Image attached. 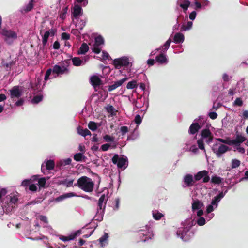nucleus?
Listing matches in <instances>:
<instances>
[{"instance_id":"obj_1","label":"nucleus","mask_w":248,"mask_h":248,"mask_svg":"<svg viewBox=\"0 0 248 248\" xmlns=\"http://www.w3.org/2000/svg\"><path fill=\"white\" fill-rule=\"evenodd\" d=\"M77 186L83 191L86 192H92L93 190L94 183L92 179L86 176H83L79 178L77 184H74V186Z\"/></svg>"},{"instance_id":"obj_2","label":"nucleus","mask_w":248,"mask_h":248,"mask_svg":"<svg viewBox=\"0 0 248 248\" xmlns=\"http://www.w3.org/2000/svg\"><path fill=\"white\" fill-rule=\"evenodd\" d=\"M113 64L115 68L119 69L122 67L132 66V62L129 58L123 56L119 58L115 59L113 61Z\"/></svg>"},{"instance_id":"obj_3","label":"nucleus","mask_w":248,"mask_h":248,"mask_svg":"<svg viewBox=\"0 0 248 248\" xmlns=\"http://www.w3.org/2000/svg\"><path fill=\"white\" fill-rule=\"evenodd\" d=\"M229 150L228 147L223 144L215 143L212 147V150L216 155L219 157Z\"/></svg>"},{"instance_id":"obj_4","label":"nucleus","mask_w":248,"mask_h":248,"mask_svg":"<svg viewBox=\"0 0 248 248\" xmlns=\"http://www.w3.org/2000/svg\"><path fill=\"white\" fill-rule=\"evenodd\" d=\"M112 161L114 164H117L118 168L125 169L126 167V159L120 157L118 155H114Z\"/></svg>"},{"instance_id":"obj_5","label":"nucleus","mask_w":248,"mask_h":248,"mask_svg":"<svg viewBox=\"0 0 248 248\" xmlns=\"http://www.w3.org/2000/svg\"><path fill=\"white\" fill-rule=\"evenodd\" d=\"M104 39L101 36H98L95 38V43L92 49L93 51L96 54H99L101 52L99 46L104 44Z\"/></svg>"},{"instance_id":"obj_6","label":"nucleus","mask_w":248,"mask_h":248,"mask_svg":"<svg viewBox=\"0 0 248 248\" xmlns=\"http://www.w3.org/2000/svg\"><path fill=\"white\" fill-rule=\"evenodd\" d=\"M83 14L82 9L80 6L75 4L72 10V16L73 18L77 19Z\"/></svg>"},{"instance_id":"obj_7","label":"nucleus","mask_w":248,"mask_h":248,"mask_svg":"<svg viewBox=\"0 0 248 248\" xmlns=\"http://www.w3.org/2000/svg\"><path fill=\"white\" fill-rule=\"evenodd\" d=\"M1 33L6 37V39H16L17 38V34L16 32L11 30L3 29L1 31Z\"/></svg>"},{"instance_id":"obj_8","label":"nucleus","mask_w":248,"mask_h":248,"mask_svg":"<svg viewBox=\"0 0 248 248\" xmlns=\"http://www.w3.org/2000/svg\"><path fill=\"white\" fill-rule=\"evenodd\" d=\"M246 139L242 135H237L234 140L230 139V145H233L234 147H237L241 145V144L245 141Z\"/></svg>"},{"instance_id":"obj_9","label":"nucleus","mask_w":248,"mask_h":248,"mask_svg":"<svg viewBox=\"0 0 248 248\" xmlns=\"http://www.w3.org/2000/svg\"><path fill=\"white\" fill-rule=\"evenodd\" d=\"M22 92L21 88L19 86H14L10 91L11 97L12 98L19 97L21 95Z\"/></svg>"},{"instance_id":"obj_10","label":"nucleus","mask_w":248,"mask_h":248,"mask_svg":"<svg viewBox=\"0 0 248 248\" xmlns=\"http://www.w3.org/2000/svg\"><path fill=\"white\" fill-rule=\"evenodd\" d=\"M107 201V198L106 196L105 195V194H103L101 196L100 198L99 199L98 202V209H97V212L99 213V211L103 212L106 202Z\"/></svg>"},{"instance_id":"obj_11","label":"nucleus","mask_w":248,"mask_h":248,"mask_svg":"<svg viewBox=\"0 0 248 248\" xmlns=\"http://www.w3.org/2000/svg\"><path fill=\"white\" fill-rule=\"evenodd\" d=\"M139 235H140V237L142 236H146L147 237L145 239H143V238L141 239L143 241H145L147 240V238L151 239L152 237H153V234L152 232L150 231L149 227L146 226L145 229H142L140 231Z\"/></svg>"},{"instance_id":"obj_12","label":"nucleus","mask_w":248,"mask_h":248,"mask_svg":"<svg viewBox=\"0 0 248 248\" xmlns=\"http://www.w3.org/2000/svg\"><path fill=\"white\" fill-rule=\"evenodd\" d=\"M202 139H206V142L209 143L213 140V135L211 131L208 129H203L201 133Z\"/></svg>"},{"instance_id":"obj_13","label":"nucleus","mask_w":248,"mask_h":248,"mask_svg":"<svg viewBox=\"0 0 248 248\" xmlns=\"http://www.w3.org/2000/svg\"><path fill=\"white\" fill-rule=\"evenodd\" d=\"M90 81L91 84L94 87L99 86L103 84L100 77L98 75H93L91 76L90 78Z\"/></svg>"},{"instance_id":"obj_14","label":"nucleus","mask_w":248,"mask_h":248,"mask_svg":"<svg viewBox=\"0 0 248 248\" xmlns=\"http://www.w3.org/2000/svg\"><path fill=\"white\" fill-rule=\"evenodd\" d=\"M127 78H123L121 80H120L119 81H117L114 82V83L113 84L108 86V90L109 92H110V91H112V90L116 89L117 88L121 86L123 83H124L125 81L127 80Z\"/></svg>"},{"instance_id":"obj_15","label":"nucleus","mask_w":248,"mask_h":248,"mask_svg":"<svg viewBox=\"0 0 248 248\" xmlns=\"http://www.w3.org/2000/svg\"><path fill=\"white\" fill-rule=\"evenodd\" d=\"M55 33V31L54 30L51 29L50 31H46L45 32L44 35L43 36L42 38V44L43 46H45L47 42L48 37L50 35L51 36H53Z\"/></svg>"},{"instance_id":"obj_16","label":"nucleus","mask_w":248,"mask_h":248,"mask_svg":"<svg viewBox=\"0 0 248 248\" xmlns=\"http://www.w3.org/2000/svg\"><path fill=\"white\" fill-rule=\"evenodd\" d=\"M53 72L59 74H63L65 72L67 71V68L64 66H59L58 65H55L53 69Z\"/></svg>"},{"instance_id":"obj_17","label":"nucleus","mask_w":248,"mask_h":248,"mask_svg":"<svg viewBox=\"0 0 248 248\" xmlns=\"http://www.w3.org/2000/svg\"><path fill=\"white\" fill-rule=\"evenodd\" d=\"M185 184L188 186H192L194 184V180L192 175L191 174H187L184 177Z\"/></svg>"},{"instance_id":"obj_18","label":"nucleus","mask_w":248,"mask_h":248,"mask_svg":"<svg viewBox=\"0 0 248 248\" xmlns=\"http://www.w3.org/2000/svg\"><path fill=\"white\" fill-rule=\"evenodd\" d=\"M203 206V203L202 202L199 200H195L193 201L192 204V209L193 211L200 209Z\"/></svg>"},{"instance_id":"obj_19","label":"nucleus","mask_w":248,"mask_h":248,"mask_svg":"<svg viewBox=\"0 0 248 248\" xmlns=\"http://www.w3.org/2000/svg\"><path fill=\"white\" fill-rule=\"evenodd\" d=\"M155 60L157 62L161 64L167 63L168 60L165 55L161 54L159 56L156 57Z\"/></svg>"},{"instance_id":"obj_20","label":"nucleus","mask_w":248,"mask_h":248,"mask_svg":"<svg viewBox=\"0 0 248 248\" xmlns=\"http://www.w3.org/2000/svg\"><path fill=\"white\" fill-rule=\"evenodd\" d=\"M201 127L198 123L192 124L189 127V133L191 134H194Z\"/></svg>"},{"instance_id":"obj_21","label":"nucleus","mask_w":248,"mask_h":248,"mask_svg":"<svg viewBox=\"0 0 248 248\" xmlns=\"http://www.w3.org/2000/svg\"><path fill=\"white\" fill-rule=\"evenodd\" d=\"M80 234V232L79 231H77L75 232L74 233L70 234L68 236H63L61 239L63 241H70L71 240H73L76 236Z\"/></svg>"},{"instance_id":"obj_22","label":"nucleus","mask_w":248,"mask_h":248,"mask_svg":"<svg viewBox=\"0 0 248 248\" xmlns=\"http://www.w3.org/2000/svg\"><path fill=\"white\" fill-rule=\"evenodd\" d=\"M184 40V35L181 33H177L174 36V42L175 43L183 42Z\"/></svg>"},{"instance_id":"obj_23","label":"nucleus","mask_w":248,"mask_h":248,"mask_svg":"<svg viewBox=\"0 0 248 248\" xmlns=\"http://www.w3.org/2000/svg\"><path fill=\"white\" fill-rule=\"evenodd\" d=\"M208 174V171L205 170L200 171L195 175L194 179L195 181H199Z\"/></svg>"},{"instance_id":"obj_24","label":"nucleus","mask_w":248,"mask_h":248,"mask_svg":"<svg viewBox=\"0 0 248 248\" xmlns=\"http://www.w3.org/2000/svg\"><path fill=\"white\" fill-rule=\"evenodd\" d=\"M74 179H65L60 183V184H62L65 185L66 187H69L73 186V183L74 182Z\"/></svg>"},{"instance_id":"obj_25","label":"nucleus","mask_w":248,"mask_h":248,"mask_svg":"<svg viewBox=\"0 0 248 248\" xmlns=\"http://www.w3.org/2000/svg\"><path fill=\"white\" fill-rule=\"evenodd\" d=\"M44 163H45V167L46 170H52L54 168L55 163L52 160H47L44 162Z\"/></svg>"},{"instance_id":"obj_26","label":"nucleus","mask_w":248,"mask_h":248,"mask_svg":"<svg viewBox=\"0 0 248 248\" xmlns=\"http://www.w3.org/2000/svg\"><path fill=\"white\" fill-rule=\"evenodd\" d=\"M86 21L83 19L78 20L76 24V26L78 30H82L86 25Z\"/></svg>"},{"instance_id":"obj_27","label":"nucleus","mask_w":248,"mask_h":248,"mask_svg":"<svg viewBox=\"0 0 248 248\" xmlns=\"http://www.w3.org/2000/svg\"><path fill=\"white\" fill-rule=\"evenodd\" d=\"M72 62L73 65L76 66H79L81 64H84L85 61L84 62L83 60H81L79 58L75 57L72 59Z\"/></svg>"},{"instance_id":"obj_28","label":"nucleus","mask_w":248,"mask_h":248,"mask_svg":"<svg viewBox=\"0 0 248 248\" xmlns=\"http://www.w3.org/2000/svg\"><path fill=\"white\" fill-rule=\"evenodd\" d=\"M223 180V179L216 175H214L211 177V181L214 184H220Z\"/></svg>"},{"instance_id":"obj_29","label":"nucleus","mask_w":248,"mask_h":248,"mask_svg":"<svg viewBox=\"0 0 248 248\" xmlns=\"http://www.w3.org/2000/svg\"><path fill=\"white\" fill-rule=\"evenodd\" d=\"M89 50V46L86 43H83L78 51V54H84Z\"/></svg>"},{"instance_id":"obj_30","label":"nucleus","mask_w":248,"mask_h":248,"mask_svg":"<svg viewBox=\"0 0 248 248\" xmlns=\"http://www.w3.org/2000/svg\"><path fill=\"white\" fill-rule=\"evenodd\" d=\"M78 133L82 136L85 137L88 135H91V132L87 129L78 128Z\"/></svg>"},{"instance_id":"obj_31","label":"nucleus","mask_w":248,"mask_h":248,"mask_svg":"<svg viewBox=\"0 0 248 248\" xmlns=\"http://www.w3.org/2000/svg\"><path fill=\"white\" fill-rule=\"evenodd\" d=\"M193 23L191 21H188L186 24H183L181 28V30L183 31H187L191 29L192 27Z\"/></svg>"},{"instance_id":"obj_32","label":"nucleus","mask_w":248,"mask_h":248,"mask_svg":"<svg viewBox=\"0 0 248 248\" xmlns=\"http://www.w3.org/2000/svg\"><path fill=\"white\" fill-rule=\"evenodd\" d=\"M192 225V224H191L190 225V226L188 228H187L186 229V230H184L183 229H179L177 231V234H178V235L180 236L181 238L182 239H183L185 235L186 234V232L190 229V227H191Z\"/></svg>"},{"instance_id":"obj_33","label":"nucleus","mask_w":248,"mask_h":248,"mask_svg":"<svg viewBox=\"0 0 248 248\" xmlns=\"http://www.w3.org/2000/svg\"><path fill=\"white\" fill-rule=\"evenodd\" d=\"M153 216L155 219L159 220L163 217V215L157 210L153 211Z\"/></svg>"},{"instance_id":"obj_34","label":"nucleus","mask_w":248,"mask_h":248,"mask_svg":"<svg viewBox=\"0 0 248 248\" xmlns=\"http://www.w3.org/2000/svg\"><path fill=\"white\" fill-rule=\"evenodd\" d=\"M83 153H79L76 154L74 156V159L77 161H80L85 157L83 155Z\"/></svg>"},{"instance_id":"obj_35","label":"nucleus","mask_w":248,"mask_h":248,"mask_svg":"<svg viewBox=\"0 0 248 248\" xmlns=\"http://www.w3.org/2000/svg\"><path fill=\"white\" fill-rule=\"evenodd\" d=\"M137 87V83L136 81L133 80L129 82L126 86V88L128 89H133Z\"/></svg>"},{"instance_id":"obj_36","label":"nucleus","mask_w":248,"mask_h":248,"mask_svg":"<svg viewBox=\"0 0 248 248\" xmlns=\"http://www.w3.org/2000/svg\"><path fill=\"white\" fill-rule=\"evenodd\" d=\"M240 163L239 160L237 159H232L231 164L232 168L234 169L238 167L240 165Z\"/></svg>"},{"instance_id":"obj_37","label":"nucleus","mask_w":248,"mask_h":248,"mask_svg":"<svg viewBox=\"0 0 248 248\" xmlns=\"http://www.w3.org/2000/svg\"><path fill=\"white\" fill-rule=\"evenodd\" d=\"M88 127L92 131H95L97 128V125L96 123L90 121L88 124Z\"/></svg>"},{"instance_id":"obj_38","label":"nucleus","mask_w":248,"mask_h":248,"mask_svg":"<svg viewBox=\"0 0 248 248\" xmlns=\"http://www.w3.org/2000/svg\"><path fill=\"white\" fill-rule=\"evenodd\" d=\"M179 5L184 10H187L190 5V1L187 0H186L183 3H180Z\"/></svg>"},{"instance_id":"obj_39","label":"nucleus","mask_w":248,"mask_h":248,"mask_svg":"<svg viewBox=\"0 0 248 248\" xmlns=\"http://www.w3.org/2000/svg\"><path fill=\"white\" fill-rule=\"evenodd\" d=\"M46 182V179L45 178H41L38 179V184L40 187H44Z\"/></svg>"},{"instance_id":"obj_40","label":"nucleus","mask_w":248,"mask_h":248,"mask_svg":"<svg viewBox=\"0 0 248 248\" xmlns=\"http://www.w3.org/2000/svg\"><path fill=\"white\" fill-rule=\"evenodd\" d=\"M243 102L241 98H237L233 103L234 106L241 107L243 105Z\"/></svg>"},{"instance_id":"obj_41","label":"nucleus","mask_w":248,"mask_h":248,"mask_svg":"<svg viewBox=\"0 0 248 248\" xmlns=\"http://www.w3.org/2000/svg\"><path fill=\"white\" fill-rule=\"evenodd\" d=\"M33 0H31L29 3L27 5L26 7L23 9V10L25 12H27L31 10V9L33 8Z\"/></svg>"},{"instance_id":"obj_42","label":"nucleus","mask_w":248,"mask_h":248,"mask_svg":"<svg viewBox=\"0 0 248 248\" xmlns=\"http://www.w3.org/2000/svg\"><path fill=\"white\" fill-rule=\"evenodd\" d=\"M171 42V40L170 39H169L164 44V45H163V46H162L163 47V51H166L168 49L169 46H170V44Z\"/></svg>"},{"instance_id":"obj_43","label":"nucleus","mask_w":248,"mask_h":248,"mask_svg":"<svg viewBox=\"0 0 248 248\" xmlns=\"http://www.w3.org/2000/svg\"><path fill=\"white\" fill-rule=\"evenodd\" d=\"M42 96L41 95H37L33 97L32 99L31 102L33 103H38L40 102L42 100Z\"/></svg>"},{"instance_id":"obj_44","label":"nucleus","mask_w":248,"mask_h":248,"mask_svg":"<svg viewBox=\"0 0 248 248\" xmlns=\"http://www.w3.org/2000/svg\"><path fill=\"white\" fill-rule=\"evenodd\" d=\"M197 144L198 145V147L201 150H204V152H205L203 141L202 139H200L197 140Z\"/></svg>"},{"instance_id":"obj_45","label":"nucleus","mask_w":248,"mask_h":248,"mask_svg":"<svg viewBox=\"0 0 248 248\" xmlns=\"http://www.w3.org/2000/svg\"><path fill=\"white\" fill-rule=\"evenodd\" d=\"M103 139L106 142L113 141L114 140V138L113 137H111L108 135H105L103 137Z\"/></svg>"},{"instance_id":"obj_46","label":"nucleus","mask_w":248,"mask_h":248,"mask_svg":"<svg viewBox=\"0 0 248 248\" xmlns=\"http://www.w3.org/2000/svg\"><path fill=\"white\" fill-rule=\"evenodd\" d=\"M234 151H237L239 153L241 154H244L245 152V149L241 147L240 145L238 146L237 147H234Z\"/></svg>"},{"instance_id":"obj_47","label":"nucleus","mask_w":248,"mask_h":248,"mask_svg":"<svg viewBox=\"0 0 248 248\" xmlns=\"http://www.w3.org/2000/svg\"><path fill=\"white\" fill-rule=\"evenodd\" d=\"M206 221L204 218L201 217H200L197 220V224L199 226H202L205 224Z\"/></svg>"},{"instance_id":"obj_48","label":"nucleus","mask_w":248,"mask_h":248,"mask_svg":"<svg viewBox=\"0 0 248 248\" xmlns=\"http://www.w3.org/2000/svg\"><path fill=\"white\" fill-rule=\"evenodd\" d=\"M220 199L217 196L214 197V198L212 200V204L216 205V207L217 205V203L220 201Z\"/></svg>"},{"instance_id":"obj_49","label":"nucleus","mask_w":248,"mask_h":248,"mask_svg":"<svg viewBox=\"0 0 248 248\" xmlns=\"http://www.w3.org/2000/svg\"><path fill=\"white\" fill-rule=\"evenodd\" d=\"M216 140L223 143L227 144L229 145L230 144V139L227 138L226 139H223L221 138H217Z\"/></svg>"},{"instance_id":"obj_50","label":"nucleus","mask_w":248,"mask_h":248,"mask_svg":"<svg viewBox=\"0 0 248 248\" xmlns=\"http://www.w3.org/2000/svg\"><path fill=\"white\" fill-rule=\"evenodd\" d=\"M134 121L137 124H140L142 121L140 116V115H137L135 117Z\"/></svg>"},{"instance_id":"obj_51","label":"nucleus","mask_w":248,"mask_h":248,"mask_svg":"<svg viewBox=\"0 0 248 248\" xmlns=\"http://www.w3.org/2000/svg\"><path fill=\"white\" fill-rule=\"evenodd\" d=\"M121 132L123 135L125 134L128 131V128L127 126H123L120 128Z\"/></svg>"},{"instance_id":"obj_52","label":"nucleus","mask_w":248,"mask_h":248,"mask_svg":"<svg viewBox=\"0 0 248 248\" xmlns=\"http://www.w3.org/2000/svg\"><path fill=\"white\" fill-rule=\"evenodd\" d=\"M51 72H52V70L51 69H49L47 70V71L46 73L45 76V80H47L49 78V77L50 75Z\"/></svg>"},{"instance_id":"obj_53","label":"nucleus","mask_w":248,"mask_h":248,"mask_svg":"<svg viewBox=\"0 0 248 248\" xmlns=\"http://www.w3.org/2000/svg\"><path fill=\"white\" fill-rule=\"evenodd\" d=\"M108 238V235L107 233H105L102 237H101L99 239V242L102 244L103 243L106 241Z\"/></svg>"},{"instance_id":"obj_54","label":"nucleus","mask_w":248,"mask_h":248,"mask_svg":"<svg viewBox=\"0 0 248 248\" xmlns=\"http://www.w3.org/2000/svg\"><path fill=\"white\" fill-rule=\"evenodd\" d=\"M109 147L110 145L108 144H104L101 146V149L103 151H106L109 149Z\"/></svg>"},{"instance_id":"obj_55","label":"nucleus","mask_w":248,"mask_h":248,"mask_svg":"<svg viewBox=\"0 0 248 248\" xmlns=\"http://www.w3.org/2000/svg\"><path fill=\"white\" fill-rule=\"evenodd\" d=\"M29 190L31 191H36L37 190V186L34 184H31L29 186Z\"/></svg>"},{"instance_id":"obj_56","label":"nucleus","mask_w":248,"mask_h":248,"mask_svg":"<svg viewBox=\"0 0 248 248\" xmlns=\"http://www.w3.org/2000/svg\"><path fill=\"white\" fill-rule=\"evenodd\" d=\"M30 184H31L30 180H25L22 182L21 185L23 186H29Z\"/></svg>"},{"instance_id":"obj_57","label":"nucleus","mask_w":248,"mask_h":248,"mask_svg":"<svg viewBox=\"0 0 248 248\" xmlns=\"http://www.w3.org/2000/svg\"><path fill=\"white\" fill-rule=\"evenodd\" d=\"M39 217V219L40 220L43 221L45 223H48L47 218L45 216L41 215V216H40Z\"/></svg>"},{"instance_id":"obj_58","label":"nucleus","mask_w":248,"mask_h":248,"mask_svg":"<svg viewBox=\"0 0 248 248\" xmlns=\"http://www.w3.org/2000/svg\"><path fill=\"white\" fill-rule=\"evenodd\" d=\"M196 16V12L195 11H193L189 14V18L191 20H193L195 19Z\"/></svg>"},{"instance_id":"obj_59","label":"nucleus","mask_w":248,"mask_h":248,"mask_svg":"<svg viewBox=\"0 0 248 248\" xmlns=\"http://www.w3.org/2000/svg\"><path fill=\"white\" fill-rule=\"evenodd\" d=\"M209 116L211 119H215L217 118V115L216 112H212L209 113Z\"/></svg>"},{"instance_id":"obj_60","label":"nucleus","mask_w":248,"mask_h":248,"mask_svg":"<svg viewBox=\"0 0 248 248\" xmlns=\"http://www.w3.org/2000/svg\"><path fill=\"white\" fill-rule=\"evenodd\" d=\"M64 196L65 197V198H70V197H72L76 196V195L75 193H74L73 192H69V193H67L65 194Z\"/></svg>"},{"instance_id":"obj_61","label":"nucleus","mask_w":248,"mask_h":248,"mask_svg":"<svg viewBox=\"0 0 248 248\" xmlns=\"http://www.w3.org/2000/svg\"><path fill=\"white\" fill-rule=\"evenodd\" d=\"M109 57V54L108 53L106 52H105V51H103L102 52V59L103 60H107L108 58Z\"/></svg>"},{"instance_id":"obj_62","label":"nucleus","mask_w":248,"mask_h":248,"mask_svg":"<svg viewBox=\"0 0 248 248\" xmlns=\"http://www.w3.org/2000/svg\"><path fill=\"white\" fill-rule=\"evenodd\" d=\"M214 205H212V204L211 205H209L207 207V212L208 213H210L211 212H212L214 210L213 206Z\"/></svg>"},{"instance_id":"obj_63","label":"nucleus","mask_w":248,"mask_h":248,"mask_svg":"<svg viewBox=\"0 0 248 248\" xmlns=\"http://www.w3.org/2000/svg\"><path fill=\"white\" fill-rule=\"evenodd\" d=\"M18 201L17 198L14 196L13 197H12L10 199V202L12 203L15 204Z\"/></svg>"},{"instance_id":"obj_64","label":"nucleus","mask_w":248,"mask_h":248,"mask_svg":"<svg viewBox=\"0 0 248 248\" xmlns=\"http://www.w3.org/2000/svg\"><path fill=\"white\" fill-rule=\"evenodd\" d=\"M62 38L64 40H68L70 38V36L68 34L63 32L62 34Z\"/></svg>"}]
</instances>
